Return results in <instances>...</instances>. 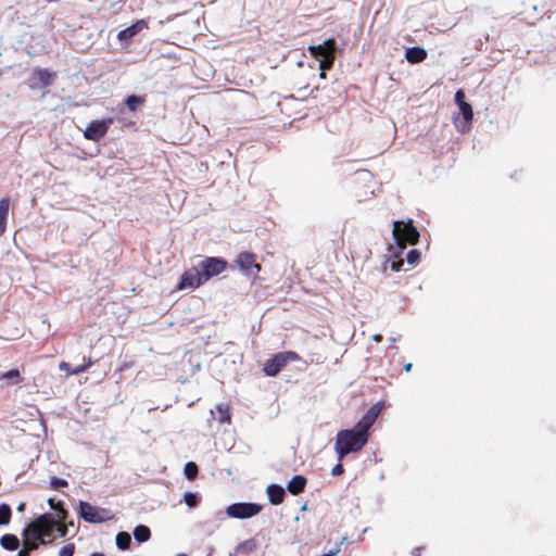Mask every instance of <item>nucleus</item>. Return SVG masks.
Returning <instances> with one entry per match:
<instances>
[{
    "mask_svg": "<svg viewBox=\"0 0 556 556\" xmlns=\"http://www.w3.org/2000/svg\"><path fill=\"white\" fill-rule=\"evenodd\" d=\"M382 405L380 403L374 404L358 420L353 429L340 430L336 435L334 451L338 460L342 462L343 458L352 453L361 452L369 440V429L375 424L379 414L381 413Z\"/></svg>",
    "mask_w": 556,
    "mask_h": 556,
    "instance_id": "obj_1",
    "label": "nucleus"
},
{
    "mask_svg": "<svg viewBox=\"0 0 556 556\" xmlns=\"http://www.w3.org/2000/svg\"><path fill=\"white\" fill-rule=\"evenodd\" d=\"M56 526V518L49 513L38 516L27 525L29 532L36 536V539H40L42 545L52 544L54 542L51 535Z\"/></svg>",
    "mask_w": 556,
    "mask_h": 556,
    "instance_id": "obj_2",
    "label": "nucleus"
},
{
    "mask_svg": "<svg viewBox=\"0 0 556 556\" xmlns=\"http://www.w3.org/2000/svg\"><path fill=\"white\" fill-rule=\"evenodd\" d=\"M307 50L313 58L319 61L320 71H329L332 68L337 52L334 38H329L317 46H309Z\"/></svg>",
    "mask_w": 556,
    "mask_h": 556,
    "instance_id": "obj_3",
    "label": "nucleus"
},
{
    "mask_svg": "<svg viewBox=\"0 0 556 556\" xmlns=\"http://www.w3.org/2000/svg\"><path fill=\"white\" fill-rule=\"evenodd\" d=\"M392 232L401 250H404L406 244H416L420 237L412 219L408 222L395 220Z\"/></svg>",
    "mask_w": 556,
    "mask_h": 556,
    "instance_id": "obj_4",
    "label": "nucleus"
},
{
    "mask_svg": "<svg viewBox=\"0 0 556 556\" xmlns=\"http://www.w3.org/2000/svg\"><path fill=\"white\" fill-rule=\"evenodd\" d=\"M300 359L301 357L296 352H279L265 362L263 371L266 376L275 377L287 366L289 362H298Z\"/></svg>",
    "mask_w": 556,
    "mask_h": 556,
    "instance_id": "obj_5",
    "label": "nucleus"
},
{
    "mask_svg": "<svg viewBox=\"0 0 556 556\" xmlns=\"http://www.w3.org/2000/svg\"><path fill=\"white\" fill-rule=\"evenodd\" d=\"M79 516L89 523H102L113 518L109 509L93 506L84 501L79 502Z\"/></svg>",
    "mask_w": 556,
    "mask_h": 556,
    "instance_id": "obj_6",
    "label": "nucleus"
},
{
    "mask_svg": "<svg viewBox=\"0 0 556 556\" xmlns=\"http://www.w3.org/2000/svg\"><path fill=\"white\" fill-rule=\"evenodd\" d=\"M262 510V505L256 503H235L226 508V514L230 518L247 519L257 515Z\"/></svg>",
    "mask_w": 556,
    "mask_h": 556,
    "instance_id": "obj_7",
    "label": "nucleus"
},
{
    "mask_svg": "<svg viewBox=\"0 0 556 556\" xmlns=\"http://www.w3.org/2000/svg\"><path fill=\"white\" fill-rule=\"evenodd\" d=\"M112 124L113 119L111 117L91 121L84 130V137L88 140L98 142L106 135Z\"/></svg>",
    "mask_w": 556,
    "mask_h": 556,
    "instance_id": "obj_8",
    "label": "nucleus"
},
{
    "mask_svg": "<svg viewBox=\"0 0 556 556\" xmlns=\"http://www.w3.org/2000/svg\"><path fill=\"white\" fill-rule=\"evenodd\" d=\"M199 268L205 281L222 274L227 268V262L219 257H206L199 263Z\"/></svg>",
    "mask_w": 556,
    "mask_h": 556,
    "instance_id": "obj_9",
    "label": "nucleus"
},
{
    "mask_svg": "<svg viewBox=\"0 0 556 556\" xmlns=\"http://www.w3.org/2000/svg\"><path fill=\"white\" fill-rule=\"evenodd\" d=\"M236 264L245 275L256 277L261 271V265L256 262V255L252 252L239 253Z\"/></svg>",
    "mask_w": 556,
    "mask_h": 556,
    "instance_id": "obj_10",
    "label": "nucleus"
},
{
    "mask_svg": "<svg viewBox=\"0 0 556 556\" xmlns=\"http://www.w3.org/2000/svg\"><path fill=\"white\" fill-rule=\"evenodd\" d=\"M204 282L205 280L199 266L191 267L182 274L180 282L177 286V290H182L186 288L195 289Z\"/></svg>",
    "mask_w": 556,
    "mask_h": 556,
    "instance_id": "obj_11",
    "label": "nucleus"
},
{
    "mask_svg": "<svg viewBox=\"0 0 556 556\" xmlns=\"http://www.w3.org/2000/svg\"><path fill=\"white\" fill-rule=\"evenodd\" d=\"M148 28V23L144 20H138L129 27L118 31L117 39L128 46L132 42L134 37L142 31L143 29Z\"/></svg>",
    "mask_w": 556,
    "mask_h": 556,
    "instance_id": "obj_12",
    "label": "nucleus"
},
{
    "mask_svg": "<svg viewBox=\"0 0 556 556\" xmlns=\"http://www.w3.org/2000/svg\"><path fill=\"white\" fill-rule=\"evenodd\" d=\"M405 58L410 64H416L427 59V51L420 47H410L405 51Z\"/></svg>",
    "mask_w": 556,
    "mask_h": 556,
    "instance_id": "obj_13",
    "label": "nucleus"
},
{
    "mask_svg": "<svg viewBox=\"0 0 556 556\" xmlns=\"http://www.w3.org/2000/svg\"><path fill=\"white\" fill-rule=\"evenodd\" d=\"M307 480L305 477L301 475L294 476L287 484V490L292 495H299L302 493L306 486Z\"/></svg>",
    "mask_w": 556,
    "mask_h": 556,
    "instance_id": "obj_14",
    "label": "nucleus"
},
{
    "mask_svg": "<svg viewBox=\"0 0 556 556\" xmlns=\"http://www.w3.org/2000/svg\"><path fill=\"white\" fill-rule=\"evenodd\" d=\"M267 495L273 505H279L283 502L286 493L282 486L270 484L267 486Z\"/></svg>",
    "mask_w": 556,
    "mask_h": 556,
    "instance_id": "obj_15",
    "label": "nucleus"
},
{
    "mask_svg": "<svg viewBox=\"0 0 556 556\" xmlns=\"http://www.w3.org/2000/svg\"><path fill=\"white\" fill-rule=\"evenodd\" d=\"M23 546L26 547L30 553L33 551L38 549L40 543V539H36L30 532L29 528L26 526L22 531Z\"/></svg>",
    "mask_w": 556,
    "mask_h": 556,
    "instance_id": "obj_16",
    "label": "nucleus"
},
{
    "mask_svg": "<svg viewBox=\"0 0 556 556\" xmlns=\"http://www.w3.org/2000/svg\"><path fill=\"white\" fill-rule=\"evenodd\" d=\"M20 545V539L15 534L7 533L0 538V546L5 551H17Z\"/></svg>",
    "mask_w": 556,
    "mask_h": 556,
    "instance_id": "obj_17",
    "label": "nucleus"
},
{
    "mask_svg": "<svg viewBox=\"0 0 556 556\" xmlns=\"http://www.w3.org/2000/svg\"><path fill=\"white\" fill-rule=\"evenodd\" d=\"M10 208V198H2L0 200V237L4 235L7 230V219Z\"/></svg>",
    "mask_w": 556,
    "mask_h": 556,
    "instance_id": "obj_18",
    "label": "nucleus"
},
{
    "mask_svg": "<svg viewBox=\"0 0 556 556\" xmlns=\"http://www.w3.org/2000/svg\"><path fill=\"white\" fill-rule=\"evenodd\" d=\"M34 74L37 76V78L40 83V86H42V87L50 86L53 83L54 77H55V74L51 73L47 68H36L34 71Z\"/></svg>",
    "mask_w": 556,
    "mask_h": 556,
    "instance_id": "obj_19",
    "label": "nucleus"
},
{
    "mask_svg": "<svg viewBox=\"0 0 556 556\" xmlns=\"http://www.w3.org/2000/svg\"><path fill=\"white\" fill-rule=\"evenodd\" d=\"M146 102V97L130 94L126 98L125 104L128 110L132 113L137 112L138 109Z\"/></svg>",
    "mask_w": 556,
    "mask_h": 556,
    "instance_id": "obj_20",
    "label": "nucleus"
},
{
    "mask_svg": "<svg viewBox=\"0 0 556 556\" xmlns=\"http://www.w3.org/2000/svg\"><path fill=\"white\" fill-rule=\"evenodd\" d=\"M135 540L139 543H143L150 540L151 531L149 527L139 525L134 529Z\"/></svg>",
    "mask_w": 556,
    "mask_h": 556,
    "instance_id": "obj_21",
    "label": "nucleus"
},
{
    "mask_svg": "<svg viewBox=\"0 0 556 556\" xmlns=\"http://www.w3.org/2000/svg\"><path fill=\"white\" fill-rule=\"evenodd\" d=\"M115 542L121 551H126L130 547L131 536L128 532L122 531L116 534Z\"/></svg>",
    "mask_w": 556,
    "mask_h": 556,
    "instance_id": "obj_22",
    "label": "nucleus"
},
{
    "mask_svg": "<svg viewBox=\"0 0 556 556\" xmlns=\"http://www.w3.org/2000/svg\"><path fill=\"white\" fill-rule=\"evenodd\" d=\"M12 518V509L9 504H0V527L8 526Z\"/></svg>",
    "mask_w": 556,
    "mask_h": 556,
    "instance_id": "obj_23",
    "label": "nucleus"
},
{
    "mask_svg": "<svg viewBox=\"0 0 556 556\" xmlns=\"http://www.w3.org/2000/svg\"><path fill=\"white\" fill-rule=\"evenodd\" d=\"M199 472L198 465L193 462H189L185 465L184 473L189 480L195 479L197 475Z\"/></svg>",
    "mask_w": 556,
    "mask_h": 556,
    "instance_id": "obj_24",
    "label": "nucleus"
},
{
    "mask_svg": "<svg viewBox=\"0 0 556 556\" xmlns=\"http://www.w3.org/2000/svg\"><path fill=\"white\" fill-rule=\"evenodd\" d=\"M458 108L460 110V113H462L464 119L467 123H470L472 121V117H473L471 105L469 103H467V102H462L460 105H458Z\"/></svg>",
    "mask_w": 556,
    "mask_h": 556,
    "instance_id": "obj_25",
    "label": "nucleus"
},
{
    "mask_svg": "<svg viewBox=\"0 0 556 556\" xmlns=\"http://www.w3.org/2000/svg\"><path fill=\"white\" fill-rule=\"evenodd\" d=\"M1 380H13L14 383L21 381V374L17 369L8 370L0 376Z\"/></svg>",
    "mask_w": 556,
    "mask_h": 556,
    "instance_id": "obj_26",
    "label": "nucleus"
},
{
    "mask_svg": "<svg viewBox=\"0 0 556 556\" xmlns=\"http://www.w3.org/2000/svg\"><path fill=\"white\" fill-rule=\"evenodd\" d=\"M217 410L219 413V421L220 422H229L230 421V414L229 408L226 405L219 404L217 405Z\"/></svg>",
    "mask_w": 556,
    "mask_h": 556,
    "instance_id": "obj_27",
    "label": "nucleus"
},
{
    "mask_svg": "<svg viewBox=\"0 0 556 556\" xmlns=\"http://www.w3.org/2000/svg\"><path fill=\"white\" fill-rule=\"evenodd\" d=\"M84 361H85V363L83 365L74 367L73 369H71V375H79V374L86 371L94 363L91 358H88L87 361L84 358Z\"/></svg>",
    "mask_w": 556,
    "mask_h": 556,
    "instance_id": "obj_28",
    "label": "nucleus"
},
{
    "mask_svg": "<svg viewBox=\"0 0 556 556\" xmlns=\"http://www.w3.org/2000/svg\"><path fill=\"white\" fill-rule=\"evenodd\" d=\"M68 482L65 479L52 477L50 480V488L52 490H59L61 488L67 486Z\"/></svg>",
    "mask_w": 556,
    "mask_h": 556,
    "instance_id": "obj_29",
    "label": "nucleus"
},
{
    "mask_svg": "<svg viewBox=\"0 0 556 556\" xmlns=\"http://www.w3.org/2000/svg\"><path fill=\"white\" fill-rule=\"evenodd\" d=\"M420 260V252L418 250H410L406 255V261L409 265H416Z\"/></svg>",
    "mask_w": 556,
    "mask_h": 556,
    "instance_id": "obj_30",
    "label": "nucleus"
},
{
    "mask_svg": "<svg viewBox=\"0 0 556 556\" xmlns=\"http://www.w3.org/2000/svg\"><path fill=\"white\" fill-rule=\"evenodd\" d=\"M184 498H185V503L191 508L195 507L199 503V498L195 493L188 492L185 494Z\"/></svg>",
    "mask_w": 556,
    "mask_h": 556,
    "instance_id": "obj_31",
    "label": "nucleus"
},
{
    "mask_svg": "<svg viewBox=\"0 0 556 556\" xmlns=\"http://www.w3.org/2000/svg\"><path fill=\"white\" fill-rule=\"evenodd\" d=\"M58 509L55 510L56 511V515L54 516L56 518V521H62L64 522L65 519L67 518V510L64 509L63 507V503L62 502H58Z\"/></svg>",
    "mask_w": 556,
    "mask_h": 556,
    "instance_id": "obj_32",
    "label": "nucleus"
},
{
    "mask_svg": "<svg viewBox=\"0 0 556 556\" xmlns=\"http://www.w3.org/2000/svg\"><path fill=\"white\" fill-rule=\"evenodd\" d=\"M74 553H75V544L74 543H70V544L64 545L60 549L59 556H73Z\"/></svg>",
    "mask_w": 556,
    "mask_h": 556,
    "instance_id": "obj_33",
    "label": "nucleus"
},
{
    "mask_svg": "<svg viewBox=\"0 0 556 556\" xmlns=\"http://www.w3.org/2000/svg\"><path fill=\"white\" fill-rule=\"evenodd\" d=\"M54 531L59 533L60 538H64L67 535V526L65 522L58 521V526L55 527Z\"/></svg>",
    "mask_w": 556,
    "mask_h": 556,
    "instance_id": "obj_34",
    "label": "nucleus"
},
{
    "mask_svg": "<svg viewBox=\"0 0 556 556\" xmlns=\"http://www.w3.org/2000/svg\"><path fill=\"white\" fill-rule=\"evenodd\" d=\"M344 472V468L341 464V462L339 460V463L331 469V475L332 476H340Z\"/></svg>",
    "mask_w": 556,
    "mask_h": 556,
    "instance_id": "obj_35",
    "label": "nucleus"
},
{
    "mask_svg": "<svg viewBox=\"0 0 556 556\" xmlns=\"http://www.w3.org/2000/svg\"><path fill=\"white\" fill-rule=\"evenodd\" d=\"M464 98H465V92L462 89L457 90L455 93V101H456L457 105H460L462 102H466L464 100Z\"/></svg>",
    "mask_w": 556,
    "mask_h": 556,
    "instance_id": "obj_36",
    "label": "nucleus"
},
{
    "mask_svg": "<svg viewBox=\"0 0 556 556\" xmlns=\"http://www.w3.org/2000/svg\"><path fill=\"white\" fill-rule=\"evenodd\" d=\"M402 266H403V260H401V258L397 261H392L391 265H390V267L393 271H399Z\"/></svg>",
    "mask_w": 556,
    "mask_h": 556,
    "instance_id": "obj_37",
    "label": "nucleus"
},
{
    "mask_svg": "<svg viewBox=\"0 0 556 556\" xmlns=\"http://www.w3.org/2000/svg\"><path fill=\"white\" fill-rule=\"evenodd\" d=\"M59 368L60 370L65 371L67 375H71V369H73V367L65 362H61Z\"/></svg>",
    "mask_w": 556,
    "mask_h": 556,
    "instance_id": "obj_38",
    "label": "nucleus"
},
{
    "mask_svg": "<svg viewBox=\"0 0 556 556\" xmlns=\"http://www.w3.org/2000/svg\"><path fill=\"white\" fill-rule=\"evenodd\" d=\"M17 556H30V552L23 546V548L18 551Z\"/></svg>",
    "mask_w": 556,
    "mask_h": 556,
    "instance_id": "obj_39",
    "label": "nucleus"
},
{
    "mask_svg": "<svg viewBox=\"0 0 556 556\" xmlns=\"http://www.w3.org/2000/svg\"><path fill=\"white\" fill-rule=\"evenodd\" d=\"M248 545H249V551H251L255 546V544L252 540H249V541L244 542L243 544H241L242 547H247Z\"/></svg>",
    "mask_w": 556,
    "mask_h": 556,
    "instance_id": "obj_40",
    "label": "nucleus"
},
{
    "mask_svg": "<svg viewBox=\"0 0 556 556\" xmlns=\"http://www.w3.org/2000/svg\"><path fill=\"white\" fill-rule=\"evenodd\" d=\"M48 503L53 510H56L59 508L58 503H55L53 498H50Z\"/></svg>",
    "mask_w": 556,
    "mask_h": 556,
    "instance_id": "obj_41",
    "label": "nucleus"
},
{
    "mask_svg": "<svg viewBox=\"0 0 556 556\" xmlns=\"http://www.w3.org/2000/svg\"><path fill=\"white\" fill-rule=\"evenodd\" d=\"M26 508V504L24 502L20 503L17 506V511L22 513Z\"/></svg>",
    "mask_w": 556,
    "mask_h": 556,
    "instance_id": "obj_42",
    "label": "nucleus"
},
{
    "mask_svg": "<svg viewBox=\"0 0 556 556\" xmlns=\"http://www.w3.org/2000/svg\"><path fill=\"white\" fill-rule=\"evenodd\" d=\"M540 11L544 12V14H548L551 12V9L546 8L545 4H542Z\"/></svg>",
    "mask_w": 556,
    "mask_h": 556,
    "instance_id": "obj_43",
    "label": "nucleus"
},
{
    "mask_svg": "<svg viewBox=\"0 0 556 556\" xmlns=\"http://www.w3.org/2000/svg\"><path fill=\"white\" fill-rule=\"evenodd\" d=\"M412 367H413V364L412 363H407L405 366H404V369L406 372H409L412 370Z\"/></svg>",
    "mask_w": 556,
    "mask_h": 556,
    "instance_id": "obj_44",
    "label": "nucleus"
},
{
    "mask_svg": "<svg viewBox=\"0 0 556 556\" xmlns=\"http://www.w3.org/2000/svg\"><path fill=\"white\" fill-rule=\"evenodd\" d=\"M90 556H104V554L100 552H93L90 554Z\"/></svg>",
    "mask_w": 556,
    "mask_h": 556,
    "instance_id": "obj_45",
    "label": "nucleus"
},
{
    "mask_svg": "<svg viewBox=\"0 0 556 556\" xmlns=\"http://www.w3.org/2000/svg\"><path fill=\"white\" fill-rule=\"evenodd\" d=\"M375 341L380 342L382 337L380 334H377L374 337Z\"/></svg>",
    "mask_w": 556,
    "mask_h": 556,
    "instance_id": "obj_46",
    "label": "nucleus"
},
{
    "mask_svg": "<svg viewBox=\"0 0 556 556\" xmlns=\"http://www.w3.org/2000/svg\"><path fill=\"white\" fill-rule=\"evenodd\" d=\"M319 76H320V78H326V71H320Z\"/></svg>",
    "mask_w": 556,
    "mask_h": 556,
    "instance_id": "obj_47",
    "label": "nucleus"
},
{
    "mask_svg": "<svg viewBox=\"0 0 556 556\" xmlns=\"http://www.w3.org/2000/svg\"><path fill=\"white\" fill-rule=\"evenodd\" d=\"M531 8H532L533 11H539V5L538 4H532Z\"/></svg>",
    "mask_w": 556,
    "mask_h": 556,
    "instance_id": "obj_48",
    "label": "nucleus"
},
{
    "mask_svg": "<svg viewBox=\"0 0 556 556\" xmlns=\"http://www.w3.org/2000/svg\"><path fill=\"white\" fill-rule=\"evenodd\" d=\"M176 556H188V555L185 553H180V554H177Z\"/></svg>",
    "mask_w": 556,
    "mask_h": 556,
    "instance_id": "obj_49",
    "label": "nucleus"
}]
</instances>
